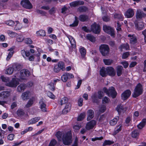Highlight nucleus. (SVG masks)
<instances>
[{
  "instance_id": "obj_60",
  "label": "nucleus",
  "mask_w": 146,
  "mask_h": 146,
  "mask_svg": "<svg viewBox=\"0 0 146 146\" xmlns=\"http://www.w3.org/2000/svg\"><path fill=\"white\" fill-rule=\"evenodd\" d=\"M116 109L118 112L124 110L123 106L121 104L118 105Z\"/></svg>"
},
{
  "instance_id": "obj_21",
  "label": "nucleus",
  "mask_w": 146,
  "mask_h": 146,
  "mask_svg": "<svg viewBox=\"0 0 146 146\" xmlns=\"http://www.w3.org/2000/svg\"><path fill=\"white\" fill-rule=\"evenodd\" d=\"M10 95V92L9 91H4L0 93V98L3 99L9 97Z\"/></svg>"
},
{
  "instance_id": "obj_51",
  "label": "nucleus",
  "mask_w": 146,
  "mask_h": 146,
  "mask_svg": "<svg viewBox=\"0 0 146 146\" xmlns=\"http://www.w3.org/2000/svg\"><path fill=\"white\" fill-rule=\"evenodd\" d=\"M48 86V88L51 90H55L54 85L52 82H50Z\"/></svg>"
},
{
  "instance_id": "obj_53",
  "label": "nucleus",
  "mask_w": 146,
  "mask_h": 146,
  "mask_svg": "<svg viewBox=\"0 0 146 146\" xmlns=\"http://www.w3.org/2000/svg\"><path fill=\"white\" fill-rule=\"evenodd\" d=\"M86 114L85 113H81L78 117L77 119V120L78 121H81L84 118Z\"/></svg>"
},
{
  "instance_id": "obj_30",
  "label": "nucleus",
  "mask_w": 146,
  "mask_h": 146,
  "mask_svg": "<svg viewBox=\"0 0 146 146\" xmlns=\"http://www.w3.org/2000/svg\"><path fill=\"white\" fill-rule=\"evenodd\" d=\"M35 100L34 97H32L29 100L27 104L26 105L25 107L27 108L30 107L32 106Z\"/></svg>"
},
{
  "instance_id": "obj_9",
  "label": "nucleus",
  "mask_w": 146,
  "mask_h": 146,
  "mask_svg": "<svg viewBox=\"0 0 146 146\" xmlns=\"http://www.w3.org/2000/svg\"><path fill=\"white\" fill-rule=\"evenodd\" d=\"M20 79H24L29 76L30 72L27 70L23 69L20 71Z\"/></svg>"
},
{
  "instance_id": "obj_32",
  "label": "nucleus",
  "mask_w": 146,
  "mask_h": 146,
  "mask_svg": "<svg viewBox=\"0 0 146 146\" xmlns=\"http://www.w3.org/2000/svg\"><path fill=\"white\" fill-rule=\"evenodd\" d=\"M146 119H143L137 125L138 128L139 129H141L145 125Z\"/></svg>"
},
{
  "instance_id": "obj_39",
  "label": "nucleus",
  "mask_w": 146,
  "mask_h": 146,
  "mask_svg": "<svg viewBox=\"0 0 146 146\" xmlns=\"http://www.w3.org/2000/svg\"><path fill=\"white\" fill-rule=\"evenodd\" d=\"M79 51L80 53L81 56L82 58H84L86 53V50L84 47H80L79 48Z\"/></svg>"
},
{
  "instance_id": "obj_3",
  "label": "nucleus",
  "mask_w": 146,
  "mask_h": 146,
  "mask_svg": "<svg viewBox=\"0 0 146 146\" xmlns=\"http://www.w3.org/2000/svg\"><path fill=\"white\" fill-rule=\"evenodd\" d=\"M142 92V86L140 83H139L134 89V92L133 94V97L136 98L141 94Z\"/></svg>"
},
{
  "instance_id": "obj_14",
  "label": "nucleus",
  "mask_w": 146,
  "mask_h": 146,
  "mask_svg": "<svg viewBox=\"0 0 146 146\" xmlns=\"http://www.w3.org/2000/svg\"><path fill=\"white\" fill-rule=\"evenodd\" d=\"M134 14V10L131 8L128 9L125 13L124 15L127 18L132 17Z\"/></svg>"
},
{
  "instance_id": "obj_38",
  "label": "nucleus",
  "mask_w": 146,
  "mask_h": 146,
  "mask_svg": "<svg viewBox=\"0 0 146 146\" xmlns=\"http://www.w3.org/2000/svg\"><path fill=\"white\" fill-rule=\"evenodd\" d=\"M121 129L122 125L120 124L119 125L115 128L114 131L113 133V135H115L119 132L121 130Z\"/></svg>"
},
{
  "instance_id": "obj_31",
  "label": "nucleus",
  "mask_w": 146,
  "mask_h": 146,
  "mask_svg": "<svg viewBox=\"0 0 146 146\" xmlns=\"http://www.w3.org/2000/svg\"><path fill=\"white\" fill-rule=\"evenodd\" d=\"M59 68L62 71H65V66L64 63L62 61L59 62L57 64H56Z\"/></svg>"
},
{
  "instance_id": "obj_27",
  "label": "nucleus",
  "mask_w": 146,
  "mask_h": 146,
  "mask_svg": "<svg viewBox=\"0 0 146 146\" xmlns=\"http://www.w3.org/2000/svg\"><path fill=\"white\" fill-rule=\"evenodd\" d=\"M40 119L39 117H35L32 118L29 120L28 122L29 125L33 124L38 122Z\"/></svg>"
},
{
  "instance_id": "obj_58",
  "label": "nucleus",
  "mask_w": 146,
  "mask_h": 146,
  "mask_svg": "<svg viewBox=\"0 0 146 146\" xmlns=\"http://www.w3.org/2000/svg\"><path fill=\"white\" fill-rule=\"evenodd\" d=\"M78 10L80 12H83L86 11L87 10V8L84 6H81L79 7L78 8Z\"/></svg>"
},
{
  "instance_id": "obj_49",
  "label": "nucleus",
  "mask_w": 146,
  "mask_h": 146,
  "mask_svg": "<svg viewBox=\"0 0 146 146\" xmlns=\"http://www.w3.org/2000/svg\"><path fill=\"white\" fill-rule=\"evenodd\" d=\"M114 142L109 140H105L103 144V146H105L106 145H110L113 144Z\"/></svg>"
},
{
  "instance_id": "obj_33",
  "label": "nucleus",
  "mask_w": 146,
  "mask_h": 146,
  "mask_svg": "<svg viewBox=\"0 0 146 146\" xmlns=\"http://www.w3.org/2000/svg\"><path fill=\"white\" fill-rule=\"evenodd\" d=\"M119 119V117L118 116L115 117L113 119L111 120L110 121V123L111 125H114L117 123V121Z\"/></svg>"
},
{
  "instance_id": "obj_19",
  "label": "nucleus",
  "mask_w": 146,
  "mask_h": 146,
  "mask_svg": "<svg viewBox=\"0 0 146 146\" xmlns=\"http://www.w3.org/2000/svg\"><path fill=\"white\" fill-rule=\"evenodd\" d=\"M72 47L73 48L76 47V41L74 38L70 35H66Z\"/></svg>"
},
{
  "instance_id": "obj_50",
  "label": "nucleus",
  "mask_w": 146,
  "mask_h": 146,
  "mask_svg": "<svg viewBox=\"0 0 146 146\" xmlns=\"http://www.w3.org/2000/svg\"><path fill=\"white\" fill-rule=\"evenodd\" d=\"M75 20L74 23L70 25V26L72 27H76L77 26L78 24V18L76 17H75Z\"/></svg>"
},
{
  "instance_id": "obj_8",
  "label": "nucleus",
  "mask_w": 146,
  "mask_h": 146,
  "mask_svg": "<svg viewBox=\"0 0 146 146\" xmlns=\"http://www.w3.org/2000/svg\"><path fill=\"white\" fill-rule=\"evenodd\" d=\"M21 3L22 6L25 8L31 9L33 8L32 5L29 0H22Z\"/></svg>"
},
{
  "instance_id": "obj_37",
  "label": "nucleus",
  "mask_w": 146,
  "mask_h": 146,
  "mask_svg": "<svg viewBox=\"0 0 146 146\" xmlns=\"http://www.w3.org/2000/svg\"><path fill=\"white\" fill-rule=\"evenodd\" d=\"M113 18L117 20H122L123 19V17L121 14L115 13L114 15Z\"/></svg>"
},
{
  "instance_id": "obj_57",
  "label": "nucleus",
  "mask_w": 146,
  "mask_h": 146,
  "mask_svg": "<svg viewBox=\"0 0 146 146\" xmlns=\"http://www.w3.org/2000/svg\"><path fill=\"white\" fill-rule=\"evenodd\" d=\"M24 39L23 36L22 35H19L17 37V41L19 42H22Z\"/></svg>"
},
{
  "instance_id": "obj_42",
  "label": "nucleus",
  "mask_w": 146,
  "mask_h": 146,
  "mask_svg": "<svg viewBox=\"0 0 146 146\" xmlns=\"http://www.w3.org/2000/svg\"><path fill=\"white\" fill-rule=\"evenodd\" d=\"M106 69L104 67H102L100 70V74L102 77L105 76L107 74Z\"/></svg>"
},
{
  "instance_id": "obj_64",
  "label": "nucleus",
  "mask_w": 146,
  "mask_h": 146,
  "mask_svg": "<svg viewBox=\"0 0 146 146\" xmlns=\"http://www.w3.org/2000/svg\"><path fill=\"white\" fill-rule=\"evenodd\" d=\"M56 143V141L54 139H53L51 141L49 146H54Z\"/></svg>"
},
{
  "instance_id": "obj_54",
  "label": "nucleus",
  "mask_w": 146,
  "mask_h": 146,
  "mask_svg": "<svg viewBox=\"0 0 146 146\" xmlns=\"http://www.w3.org/2000/svg\"><path fill=\"white\" fill-rule=\"evenodd\" d=\"M131 117L130 116L128 117L126 119L125 121L126 125L128 126L131 123Z\"/></svg>"
},
{
  "instance_id": "obj_63",
  "label": "nucleus",
  "mask_w": 146,
  "mask_h": 146,
  "mask_svg": "<svg viewBox=\"0 0 146 146\" xmlns=\"http://www.w3.org/2000/svg\"><path fill=\"white\" fill-rule=\"evenodd\" d=\"M61 70L60 69L59 67L57 64H56L54 65L53 71L54 72L56 73H58Z\"/></svg>"
},
{
  "instance_id": "obj_16",
  "label": "nucleus",
  "mask_w": 146,
  "mask_h": 146,
  "mask_svg": "<svg viewBox=\"0 0 146 146\" xmlns=\"http://www.w3.org/2000/svg\"><path fill=\"white\" fill-rule=\"evenodd\" d=\"M131 94V91L129 90H127L121 94V99L123 100H125L129 97Z\"/></svg>"
},
{
  "instance_id": "obj_45",
  "label": "nucleus",
  "mask_w": 146,
  "mask_h": 146,
  "mask_svg": "<svg viewBox=\"0 0 146 146\" xmlns=\"http://www.w3.org/2000/svg\"><path fill=\"white\" fill-rule=\"evenodd\" d=\"M68 79L67 73H64L61 76L62 80L64 82H66L67 81Z\"/></svg>"
},
{
  "instance_id": "obj_17",
  "label": "nucleus",
  "mask_w": 146,
  "mask_h": 146,
  "mask_svg": "<svg viewBox=\"0 0 146 146\" xmlns=\"http://www.w3.org/2000/svg\"><path fill=\"white\" fill-rule=\"evenodd\" d=\"M17 70V66L15 65H13L12 67H9L6 70L5 73L8 74H11L14 70Z\"/></svg>"
},
{
  "instance_id": "obj_52",
  "label": "nucleus",
  "mask_w": 146,
  "mask_h": 146,
  "mask_svg": "<svg viewBox=\"0 0 146 146\" xmlns=\"http://www.w3.org/2000/svg\"><path fill=\"white\" fill-rule=\"evenodd\" d=\"M1 78L2 79V81L5 82V85L7 83H8L9 80V78L7 77H5L3 76H2L1 77Z\"/></svg>"
},
{
  "instance_id": "obj_18",
  "label": "nucleus",
  "mask_w": 146,
  "mask_h": 146,
  "mask_svg": "<svg viewBox=\"0 0 146 146\" xmlns=\"http://www.w3.org/2000/svg\"><path fill=\"white\" fill-rule=\"evenodd\" d=\"M83 1H75L72 2L70 3V5L71 7H75L80 5L84 4Z\"/></svg>"
},
{
  "instance_id": "obj_13",
  "label": "nucleus",
  "mask_w": 146,
  "mask_h": 146,
  "mask_svg": "<svg viewBox=\"0 0 146 146\" xmlns=\"http://www.w3.org/2000/svg\"><path fill=\"white\" fill-rule=\"evenodd\" d=\"M106 70L107 74H108L109 75L113 76L115 75V71L112 67H108L106 68Z\"/></svg>"
},
{
  "instance_id": "obj_2",
  "label": "nucleus",
  "mask_w": 146,
  "mask_h": 146,
  "mask_svg": "<svg viewBox=\"0 0 146 146\" xmlns=\"http://www.w3.org/2000/svg\"><path fill=\"white\" fill-rule=\"evenodd\" d=\"M103 90L109 96H111L113 98H115L117 95V92L113 87H110L108 90L104 87L103 88Z\"/></svg>"
},
{
  "instance_id": "obj_55",
  "label": "nucleus",
  "mask_w": 146,
  "mask_h": 146,
  "mask_svg": "<svg viewBox=\"0 0 146 146\" xmlns=\"http://www.w3.org/2000/svg\"><path fill=\"white\" fill-rule=\"evenodd\" d=\"M5 23L8 25L10 26H12L13 25L15 24L14 22L11 20H9V21H6Z\"/></svg>"
},
{
  "instance_id": "obj_7",
  "label": "nucleus",
  "mask_w": 146,
  "mask_h": 146,
  "mask_svg": "<svg viewBox=\"0 0 146 146\" xmlns=\"http://www.w3.org/2000/svg\"><path fill=\"white\" fill-rule=\"evenodd\" d=\"M103 30L105 32L110 35L111 36L113 37L114 36V30L110 27L106 25H104L103 27Z\"/></svg>"
},
{
  "instance_id": "obj_22",
  "label": "nucleus",
  "mask_w": 146,
  "mask_h": 146,
  "mask_svg": "<svg viewBox=\"0 0 146 146\" xmlns=\"http://www.w3.org/2000/svg\"><path fill=\"white\" fill-rule=\"evenodd\" d=\"M128 36L129 38V39L131 44H134L137 42V38L134 35H128Z\"/></svg>"
},
{
  "instance_id": "obj_46",
  "label": "nucleus",
  "mask_w": 146,
  "mask_h": 146,
  "mask_svg": "<svg viewBox=\"0 0 146 146\" xmlns=\"http://www.w3.org/2000/svg\"><path fill=\"white\" fill-rule=\"evenodd\" d=\"M62 135V132L60 131H58L57 132L56 134V136L59 141H61L62 139L61 138Z\"/></svg>"
},
{
  "instance_id": "obj_20",
  "label": "nucleus",
  "mask_w": 146,
  "mask_h": 146,
  "mask_svg": "<svg viewBox=\"0 0 146 146\" xmlns=\"http://www.w3.org/2000/svg\"><path fill=\"white\" fill-rule=\"evenodd\" d=\"M146 16L143 11L140 9H137L136 13V17L137 19H141Z\"/></svg>"
},
{
  "instance_id": "obj_11",
  "label": "nucleus",
  "mask_w": 146,
  "mask_h": 146,
  "mask_svg": "<svg viewBox=\"0 0 146 146\" xmlns=\"http://www.w3.org/2000/svg\"><path fill=\"white\" fill-rule=\"evenodd\" d=\"M33 93L32 92L27 91L23 93L21 97L22 99L24 100H27L29 97L33 95Z\"/></svg>"
},
{
  "instance_id": "obj_41",
  "label": "nucleus",
  "mask_w": 146,
  "mask_h": 146,
  "mask_svg": "<svg viewBox=\"0 0 146 146\" xmlns=\"http://www.w3.org/2000/svg\"><path fill=\"white\" fill-rule=\"evenodd\" d=\"M16 24L14 28V29L15 30H19L21 29L22 28V24L20 23L19 21H16Z\"/></svg>"
},
{
  "instance_id": "obj_62",
  "label": "nucleus",
  "mask_w": 146,
  "mask_h": 146,
  "mask_svg": "<svg viewBox=\"0 0 146 146\" xmlns=\"http://www.w3.org/2000/svg\"><path fill=\"white\" fill-rule=\"evenodd\" d=\"M36 11L37 13L40 14L42 16H46V12L39 9H37Z\"/></svg>"
},
{
  "instance_id": "obj_15",
  "label": "nucleus",
  "mask_w": 146,
  "mask_h": 146,
  "mask_svg": "<svg viewBox=\"0 0 146 146\" xmlns=\"http://www.w3.org/2000/svg\"><path fill=\"white\" fill-rule=\"evenodd\" d=\"M135 24L136 29L138 30H142L144 27V23L141 21H135Z\"/></svg>"
},
{
  "instance_id": "obj_47",
  "label": "nucleus",
  "mask_w": 146,
  "mask_h": 146,
  "mask_svg": "<svg viewBox=\"0 0 146 146\" xmlns=\"http://www.w3.org/2000/svg\"><path fill=\"white\" fill-rule=\"evenodd\" d=\"M86 37L88 40L92 42H94L95 41V38L90 34H88Z\"/></svg>"
},
{
  "instance_id": "obj_36",
  "label": "nucleus",
  "mask_w": 146,
  "mask_h": 146,
  "mask_svg": "<svg viewBox=\"0 0 146 146\" xmlns=\"http://www.w3.org/2000/svg\"><path fill=\"white\" fill-rule=\"evenodd\" d=\"M79 20L82 22L87 21L88 19V17L86 15H80L79 18Z\"/></svg>"
},
{
  "instance_id": "obj_23",
  "label": "nucleus",
  "mask_w": 146,
  "mask_h": 146,
  "mask_svg": "<svg viewBox=\"0 0 146 146\" xmlns=\"http://www.w3.org/2000/svg\"><path fill=\"white\" fill-rule=\"evenodd\" d=\"M88 117L87 120L89 121L92 119L94 116V113L93 110H88L87 112Z\"/></svg>"
},
{
  "instance_id": "obj_1",
  "label": "nucleus",
  "mask_w": 146,
  "mask_h": 146,
  "mask_svg": "<svg viewBox=\"0 0 146 146\" xmlns=\"http://www.w3.org/2000/svg\"><path fill=\"white\" fill-rule=\"evenodd\" d=\"M63 143L65 145H69L72 142V136L71 132L68 131L64 134L62 136V139Z\"/></svg>"
},
{
  "instance_id": "obj_29",
  "label": "nucleus",
  "mask_w": 146,
  "mask_h": 146,
  "mask_svg": "<svg viewBox=\"0 0 146 146\" xmlns=\"http://www.w3.org/2000/svg\"><path fill=\"white\" fill-rule=\"evenodd\" d=\"M26 87V86L25 84H21L18 86L17 91L19 92H21L24 90Z\"/></svg>"
},
{
  "instance_id": "obj_43",
  "label": "nucleus",
  "mask_w": 146,
  "mask_h": 146,
  "mask_svg": "<svg viewBox=\"0 0 146 146\" xmlns=\"http://www.w3.org/2000/svg\"><path fill=\"white\" fill-rule=\"evenodd\" d=\"M123 69L121 66H118L117 67V73L118 76H120L122 74V71Z\"/></svg>"
},
{
  "instance_id": "obj_44",
  "label": "nucleus",
  "mask_w": 146,
  "mask_h": 146,
  "mask_svg": "<svg viewBox=\"0 0 146 146\" xmlns=\"http://www.w3.org/2000/svg\"><path fill=\"white\" fill-rule=\"evenodd\" d=\"M17 115L19 116H23L24 115L25 116H27L28 115L27 114H25L23 111L22 109H19L18 110L17 112Z\"/></svg>"
},
{
  "instance_id": "obj_4",
  "label": "nucleus",
  "mask_w": 146,
  "mask_h": 146,
  "mask_svg": "<svg viewBox=\"0 0 146 146\" xmlns=\"http://www.w3.org/2000/svg\"><path fill=\"white\" fill-rule=\"evenodd\" d=\"M100 50L102 54L105 56L109 53L110 49L108 45L104 44L100 46Z\"/></svg>"
},
{
  "instance_id": "obj_61",
  "label": "nucleus",
  "mask_w": 146,
  "mask_h": 146,
  "mask_svg": "<svg viewBox=\"0 0 146 146\" xmlns=\"http://www.w3.org/2000/svg\"><path fill=\"white\" fill-rule=\"evenodd\" d=\"M7 33L11 37H13L16 35L17 33L10 30H8Z\"/></svg>"
},
{
  "instance_id": "obj_6",
  "label": "nucleus",
  "mask_w": 146,
  "mask_h": 146,
  "mask_svg": "<svg viewBox=\"0 0 146 146\" xmlns=\"http://www.w3.org/2000/svg\"><path fill=\"white\" fill-rule=\"evenodd\" d=\"M98 96H97V93H94L92 96V102H93L97 103L98 99H101L104 95L103 92L99 91L98 92Z\"/></svg>"
},
{
  "instance_id": "obj_26",
  "label": "nucleus",
  "mask_w": 146,
  "mask_h": 146,
  "mask_svg": "<svg viewBox=\"0 0 146 146\" xmlns=\"http://www.w3.org/2000/svg\"><path fill=\"white\" fill-rule=\"evenodd\" d=\"M139 134V131L138 130H135L132 131L131 133V136L134 138L137 139Z\"/></svg>"
},
{
  "instance_id": "obj_25",
  "label": "nucleus",
  "mask_w": 146,
  "mask_h": 146,
  "mask_svg": "<svg viewBox=\"0 0 146 146\" xmlns=\"http://www.w3.org/2000/svg\"><path fill=\"white\" fill-rule=\"evenodd\" d=\"M40 108L43 112H46L47 111V108L46 107V104L42 101L41 100L40 102Z\"/></svg>"
},
{
  "instance_id": "obj_40",
  "label": "nucleus",
  "mask_w": 146,
  "mask_h": 146,
  "mask_svg": "<svg viewBox=\"0 0 146 146\" xmlns=\"http://www.w3.org/2000/svg\"><path fill=\"white\" fill-rule=\"evenodd\" d=\"M21 52L23 56L25 59L26 58V57H29L30 54L29 52H26L23 50H21Z\"/></svg>"
},
{
  "instance_id": "obj_10",
  "label": "nucleus",
  "mask_w": 146,
  "mask_h": 146,
  "mask_svg": "<svg viewBox=\"0 0 146 146\" xmlns=\"http://www.w3.org/2000/svg\"><path fill=\"white\" fill-rule=\"evenodd\" d=\"M97 122L95 120H92L88 122L85 128L86 130H89L93 129L96 124Z\"/></svg>"
},
{
  "instance_id": "obj_24",
  "label": "nucleus",
  "mask_w": 146,
  "mask_h": 146,
  "mask_svg": "<svg viewBox=\"0 0 146 146\" xmlns=\"http://www.w3.org/2000/svg\"><path fill=\"white\" fill-rule=\"evenodd\" d=\"M15 49V47L14 46H13L8 50L10 51V52H9L6 58V60L7 61L9 60L13 56L14 53L13 50Z\"/></svg>"
},
{
  "instance_id": "obj_48",
  "label": "nucleus",
  "mask_w": 146,
  "mask_h": 146,
  "mask_svg": "<svg viewBox=\"0 0 146 146\" xmlns=\"http://www.w3.org/2000/svg\"><path fill=\"white\" fill-rule=\"evenodd\" d=\"M103 61L105 64L107 65H110L113 62V61L109 59H104Z\"/></svg>"
},
{
  "instance_id": "obj_59",
  "label": "nucleus",
  "mask_w": 146,
  "mask_h": 146,
  "mask_svg": "<svg viewBox=\"0 0 146 146\" xmlns=\"http://www.w3.org/2000/svg\"><path fill=\"white\" fill-rule=\"evenodd\" d=\"M106 110V107L105 105H102L100 106L99 110V112L100 113L104 112Z\"/></svg>"
},
{
  "instance_id": "obj_12",
  "label": "nucleus",
  "mask_w": 146,
  "mask_h": 146,
  "mask_svg": "<svg viewBox=\"0 0 146 146\" xmlns=\"http://www.w3.org/2000/svg\"><path fill=\"white\" fill-rule=\"evenodd\" d=\"M91 29L93 32L95 33L98 34L100 31V26L94 23L91 26Z\"/></svg>"
},
{
  "instance_id": "obj_5",
  "label": "nucleus",
  "mask_w": 146,
  "mask_h": 146,
  "mask_svg": "<svg viewBox=\"0 0 146 146\" xmlns=\"http://www.w3.org/2000/svg\"><path fill=\"white\" fill-rule=\"evenodd\" d=\"M19 79L17 78H13L12 80L11 81L9 80L8 83L6 84V85L10 87L15 88L19 84Z\"/></svg>"
},
{
  "instance_id": "obj_34",
  "label": "nucleus",
  "mask_w": 146,
  "mask_h": 146,
  "mask_svg": "<svg viewBox=\"0 0 146 146\" xmlns=\"http://www.w3.org/2000/svg\"><path fill=\"white\" fill-rule=\"evenodd\" d=\"M37 36H44L46 35V33L44 31L40 30L38 31H37L36 32Z\"/></svg>"
},
{
  "instance_id": "obj_35",
  "label": "nucleus",
  "mask_w": 146,
  "mask_h": 146,
  "mask_svg": "<svg viewBox=\"0 0 146 146\" xmlns=\"http://www.w3.org/2000/svg\"><path fill=\"white\" fill-rule=\"evenodd\" d=\"M129 46L128 44L126 43L121 45L119 47V49L121 50H128L129 48Z\"/></svg>"
},
{
  "instance_id": "obj_28",
  "label": "nucleus",
  "mask_w": 146,
  "mask_h": 146,
  "mask_svg": "<svg viewBox=\"0 0 146 146\" xmlns=\"http://www.w3.org/2000/svg\"><path fill=\"white\" fill-rule=\"evenodd\" d=\"M71 104L70 103H67L64 109L62 110V112L64 114L66 113L69 111L71 109Z\"/></svg>"
},
{
  "instance_id": "obj_56",
  "label": "nucleus",
  "mask_w": 146,
  "mask_h": 146,
  "mask_svg": "<svg viewBox=\"0 0 146 146\" xmlns=\"http://www.w3.org/2000/svg\"><path fill=\"white\" fill-rule=\"evenodd\" d=\"M66 98H62L59 101V104H60L61 105L65 104L67 102Z\"/></svg>"
}]
</instances>
